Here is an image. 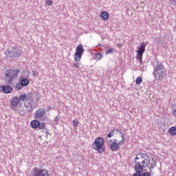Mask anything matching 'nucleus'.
I'll list each match as a JSON object with an SVG mask.
<instances>
[{
    "mask_svg": "<svg viewBox=\"0 0 176 176\" xmlns=\"http://www.w3.org/2000/svg\"><path fill=\"white\" fill-rule=\"evenodd\" d=\"M34 97L35 94H33L32 92L27 94H21L19 97L13 96L10 99V108L12 111L19 113L20 116H24V115H25L24 107L27 109L28 112H30V111L32 110V107H34ZM20 101H23L24 102V107L21 105Z\"/></svg>",
    "mask_w": 176,
    "mask_h": 176,
    "instance_id": "obj_1",
    "label": "nucleus"
},
{
    "mask_svg": "<svg viewBox=\"0 0 176 176\" xmlns=\"http://www.w3.org/2000/svg\"><path fill=\"white\" fill-rule=\"evenodd\" d=\"M23 85H21V83L20 84H16V88L17 89V90H21V89H23Z\"/></svg>",
    "mask_w": 176,
    "mask_h": 176,
    "instance_id": "obj_25",
    "label": "nucleus"
},
{
    "mask_svg": "<svg viewBox=\"0 0 176 176\" xmlns=\"http://www.w3.org/2000/svg\"><path fill=\"white\" fill-rule=\"evenodd\" d=\"M169 134L170 135H176V126H172L169 129Z\"/></svg>",
    "mask_w": 176,
    "mask_h": 176,
    "instance_id": "obj_18",
    "label": "nucleus"
},
{
    "mask_svg": "<svg viewBox=\"0 0 176 176\" xmlns=\"http://www.w3.org/2000/svg\"><path fill=\"white\" fill-rule=\"evenodd\" d=\"M73 67H74V68H79V63H74Z\"/></svg>",
    "mask_w": 176,
    "mask_h": 176,
    "instance_id": "obj_29",
    "label": "nucleus"
},
{
    "mask_svg": "<svg viewBox=\"0 0 176 176\" xmlns=\"http://www.w3.org/2000/svg\"><path fill=\"white\" fill-rule=\"evenodd\" d=\"M120 137L122 138L121 141H118L115 139L114 141L109 144L111 151H116L120 149V145H123L126 142V138H124V134L120 132Z\"/></svg>",
    "mask_w": 176,
    "mask_h": 176,
    "instance_id": "obj_4",
    "label": "nucleus"
},
{
    "mask_svg": "<svg viewBox=\"0 0 176 176\" xmlns=\"http://www.w3.org/2000/svg\"><path fill=\"white\" fill-rule=\"evenodd\" d=\"M136 85H141L142 83V78L140 76L137 77L135 79Z\"/></svg>",
    "mask_w": 176,
    "mask_h": 176,
    "instance_id": "obj_21",
    "label": "nucleus"
},
{
    "mask_svg": "<svg viewBox=\"0 0 176 176\" xmlns=\"http://www.w3.org/2000/svg\"><path fill=\"white\" fill-rule=\"evenodd\" d=\"M136 58L139 60V63L141 65V64H142V56H136Z\"/></svg>",
    "mask_w": 176,
    "mask_h": 176,
    "instance_id": "obj_27",
    "label": "nucleus"
},
{
    "mask_svg": "<svg viewBox=\"0 0 176 176\" xmlns=\"http://www.w3.org/2000/svg\"><path fill=\"white\" fill-rule=\"evenodd\" d=\"M100 46H101V45L99 44L96 46V47H100Z\"/></svg>",
    "mask_w": 176,
    "mask_h": 176,
    "instance_id": "obj_35",
    "label": "nucleus"
},
{
    "mask_svg": "<svg viewBox=\"0 0 176 176\" xmlns=\"http://www.w3.org/2000/svg\"><path fill=\"white\" fill-rule=\"evenodd\" d=\"M100 18L102 20H108L109 19V14L107 12L103 11L100 13Z\"/></svg>",
    "mask_w": 176,
    "mask_h": 176,
    "instance_id": "obj_14",
    "label": "nucleus"
},
{
    "mask_svg": "<svg viewBox=\"0 0 176 176\" xmlns=\"http://www.w3.org/2000/svg\"><path fill=\"white\" fill-rule=\"evenodd\" d=\"M45 3H46V5H47V6H52L53 5V1L46 0Z\"/></svg>",
    "mask_w": 176,
    "mask_h": 176,
    "instance_id": "obj_23",
    "label": "nucleus"
},
{
    "mask_svg": "<svg viewBox=\"0 0 176 176\" xmlns=\"http://www.w3.org/2000/svg\"><path fill=\"white\" fill-rule=\"evenodd\" d=\"M45 113V109L39 108L38 110H36L34 112V118L36 119H41V118H42V116H43Z\"/></svg>",
    "mask_w": 176,
    "mask_h": 176,
    "instance_id": "obj_11",
    "label": "nucleus"
},
{
    "mask_svg": "<svg viewBox=\"0 0 176 176\" xmlns=\"http://www.w3.org/2000/svg\"><path fill=\"white\" fill-rule=\"evenodd\" d=\"M21 84L22 86H28L30 84V80L28 78H23L21 81Z\"/></svg>",
    "mask_w": 176,
    "mask_h": 176,
    "instance_id": "obj_17",
    "label": "nucleus"
},
{
    "mask_svg": "<svg viewBox=\"0 0 176 176\" xmlns=\"http://www.w3.org/2000/svg\"><path fill=\"white\" fill-rule=\"evenodd\" d=\"M73 126L74 127H78V126H79V122L78 121V120H74L73 121Z\"/></svg>",
    "mask_w": 176,
    "mask_h": 176,
    "instance_id": "obj_24",
    "label": "nucleus"
},
{
    "mask_svg": "<svg viewBox=\"0 0 176 176\" xmlns=\"http://www.w3.org/2000/svg\"><path fill=\"white\" fill-rule=\"evenodd\" d=\"M33 76H38V71L34 70L32 71Z\"/></svg>",
    "mask_w": 176,
    "mask_h": 176,
    "instance_id": "obj_28",
    "label": "nucleus"
},
{
    "mask_svg": "<svg viewBox=\"0 0 176 176\" xmlns=\"http://www.w3.org/2000/svg\"><path fill=\"white\" fill-rule=\"evenodd\" d=\"M135 171L140 175L144 171V168L148 167L151 164V157L146 153H140L134 158Z\"/></svg>",
    "mask_w": 176,
    "mask_h": 176,
    "instance_id": "obj_2",
    "label": "nucleus"
},
{
    "mask_svg": "<svg viewBox=\"0 0 176 176\" xmlns=\"http://www.w3.org/2000/svg\"><path fill=\"white\" fill-rule=\"evenodd\" d=\"M153 75L154 76V80H162L163 78H164V75H166V68L164 65L157 59L154 60V63H153Z\"/></svg>",
    "mask_w": 176,
    "mask_h": 176,
    "instance_id": "obj_3",
    "label": "nucleus"
},
{
    "mask_svg": "<svg viewBox=\"0 0 176 176\" xmlns=\"http://www.w3.org/2000/svg\"><path fill=\"white\" fill-rule=\"evenodd\" d=\"M58 120H60V119L56 117L54 119V122H58Z\"/></svg>",
    "mask_w": 176,
    "mask_h": 176,
    "instance_id": "obj_32",
    "label": "nucleus"
},
{
    "mask_svg": "<svg viewBox=\"0 0 176 176\" xmlns=\"http://www.w3.org/2000/svg\"><path fill=\"white\" fill-rule=\"evenodd\" d=\"M173 5H176V0H169Z\"/></svg>",
    "mask_w": 176,
    "mask_h": 176,
    "instance_id": "obj_31",
    "label": "nucleus"
},
{
    "mask_svg": "<svg viewBox=\"0 0 176 176\" xmlns=\"http://www.w3.org/2000/svg\"><path fill=\"white\" fill-rule=\"evenodd\" d=\"M106 141L108 144H111V142H113L111 139H108V137H107Z\"/></svg>",
    "mask_w": 176,
    "mask_h": 176,
    "instance_id": "obj_30",
    "label": "nucleus"
},
{
    "mask_svg": "<svg viewBox=\"0 0 176 176\" xmlns=\"http://www.w3.org/2000/svg\"><path fill=\"white\" fill-rule=\"evenodd\" d=\"M12 90H13V89L10 85H3L1 87V91L5 93V94H10V93H12Z\"/></svg>",
    "mask_w": 176,
    "mask_h": 176,
    "instance_id": "obj_12",
    "label": "nucleus"
},
{
    "mask_svg": "<svg viewBox=\"0 0 176 176\" xmlns=\"http://www.w3.org/2000/svg\"><path fill=\"white\" fill-rule=\"evenodd\" d=\"M92 148L98 152V153H103L105 152V147H104V139L102 138H98L92 143Z\"/></svg>",
    "mask_w": 176,
    "mask_h": 176,
    "instance_id": "obj_5",
    "label": "nucleus"
},
{
    "mask_svg": "<svg viewBox=\"0 0 176 176\" xmlns=\"http://www.w3.org/2000/svg\"><path fill=\"white\" fill-rule=\"evenodd\" d=\"M38 127L39 130H43V133L49 134V129L46 128V124L44 122H39V126Z\"/></svg>",
    "mask_w": 176,
    "mask_h": 176,
    "instance_id": "obj_13",
    "label": "nucleus"
},
{
    "mask_svg": "<svg viewBox=\"0 0 176 176\" xmlns=\"http://www.w3.org/2000/svg\"><path fill=\"white\" fill-rule=\"evenodd\" d=\"M31 124V127L32 129H38V126H39V121L34 120H32L30 123Z\"/></svg>",
    "mask_w": 176,
    "mask_h": 176,
    "instance_id": "obj_16",
    "label": "nucleus"
},
{
    "mask_svg": "<svg viewBox=\"0 0 176 176\" xmlns=\"http://www.w3.org/2000/svg\"><path fill=\"white\" fill-rule=\"evenodd\" d=\"M19 72H20V70L19 69H15V70L9 69L5 72V75H6V77L8 78V83L9 85H10L12 82H13L14 79H16V78L19 76L18 75Z\"/></svg>",
    "mask_w": 176,
    "mask_h": 176,
    "instance_id": "obj_6",
    "label": "nucleus"
},
{
    "mask_svg": "<svg viewBox=\"0 0 176 176\" xmlns=\"http://www.w3.org/2000/svg\"><path fill=\"white\" fill-rule=\"evenodd\" d=\"M21 53H23L21 50H20L19 47H14L12 50V51L6 50L5 54H6L8 56H10V57H19L21 56Z\"/></svg>",
    "mask_w": 176,
    "mask_h": 176,
    "instance_id": "obj_8",
    "label": "nucleus"
},
{
    "mask_svg": "<svg viewBox=\"0 0 176 176\" xmlns=\"http://www.w3.org/2000/svg\"><path fill=\"white\" fill-rule=\"evenodd\" d=\"M30 176H50L49 170L34 167L31 172Z\"/></svg>",
    "mask_w": 176,
    "mask_h": 176,
    "instance_id": "obj_7",
    "label": "nucleus"
},
{
    "mask_svg": "<svg viewBox=\"0 0 176 176\" xmlns=\"http://www.w3.org/2000/svg\"><path fill=\"white\" fill-rule=\"evenodd\" d=\"M115 131H116V129L110 131L107 135V138H111V137H113V135H115Z\"/></svg>",
    "mask_w": 176,
    "mask_h": 176,
    "instance_id": "obj_19",
    "label": "nucleus"
},
{
    "mask_svg": "<svg viewBox=\"0 0 176 176\" xmlns=\"http://www.w3.org/2000/svg\"><path fill=\"white\" fill-rule=\"evenodd\" d=\"M113 52V48H111L106 51V54H112Z\"/></svg>",
    "mask_w": 176,
    "mask_h": 176,
    "instance_id": "obj_26",
    "label": "nucleus"
},
{
    "mask_svg": "<svg viewBox=\"0 0 176 176\" xmlns=\"http://www.w3.org/2000/svg\"><path fill=\"white\" fill-rule=\"evenodd\" d=\"M117 46H118V47H122V44H118Z\"/></svg>",
    "mask_w": 176,
    "mask_h": 176,
    "instance_id": "obj_33",
    "label": "nucleus"
},
{
    "mask_svg": "<svg viewBox=\"0 0 176 176\" xmlns=\"http://www.w3.org/2000/svg\"><path fill=\"white\" fill-rule=\"evenodd\" d=\"M152 173H150L149 172H144L143 173H140V175H138V176H151Z\"/></svg>",
    "mask_w": 176,
    "mask_h": 176,
    "instance_id": "obj_22",
    "label": "nucleus"
},
{
    "mask_svg": "<svg viewBox=\"0 0 176 176\" xmlns=\"http://www.w3.org/2000/svg\"><path fill=\"white\" fill-rule=\"evenodd\" d=\"M85 48H83V45H78L76 48V52L74 54V58L76 61H80L82 58V54L84 53Z\"/></svg>",
    "mask_w": 176,
    "mask_h": 176,
    "instance_id": "obj_9",
    "label": "nucleus"
},
{
    "mask_svg": "<svg viewBox=\"0 0 176 176\" xmlns=\"http://www.w3.org/2000/svg\"><path fill=\"white\" fill-rule=\"evenodd\" d=\"M102 54L101 53H97L96 54V57H95V60H98V61H100V60H101V58H102Z\"/></svg>",
    "mask_w": 176,
    "mask_h": 176,
    "instance_id": "obj_20",
    "label": "nucleus"
},
{
    "mask_svg": "<svg viewBox=\"0 0 176 176\" xmlns=\"http://www.w3.org/2000/svg\"><path fill=\"white\" fill-rule=\"evenodd\" d=\"M155 167H156V162L151 163L150 166L148 167L149 171L148 173L150 174H152V175L155 174V173L153 172V169L155 168Z\"/></svg>",
    "mask_w": 176,
    "mask_h": 176,
    "instance_id": "obj_15",
    "label": "nucleus"
},
{
    "mask_svg": "<svg viewBox=\"0 0 176 176\" xmlns=\"http://www.w3.org/2000/svg\"><path fill=\"white\" fill-rule=\"evenodd\" d=\"M50 109H52V107L49 106L47 110H48V111H50Z\"/></svg>",
    "mask_w": 176,
    "mask_h": 176,
    "instance_id": "obj_34",
    "label": "nucleus"
},
{
    "mask_svg": "<svg viewBox=\"0 0 176 176\" xmlns=\"http://www.w3.org/2000/svg\"><path fill=\"white\" fill-rule=\"evenodd\" d=\"M146 47V44L145 43H142L139 47H138L137 56H142L144 53H145V48Z\"/></svg>",
    "mask_w": 176,
    "mask_h": 176,
    "instance_id": "obj_10",
    "label": "nucleus"
}]
</instances>
